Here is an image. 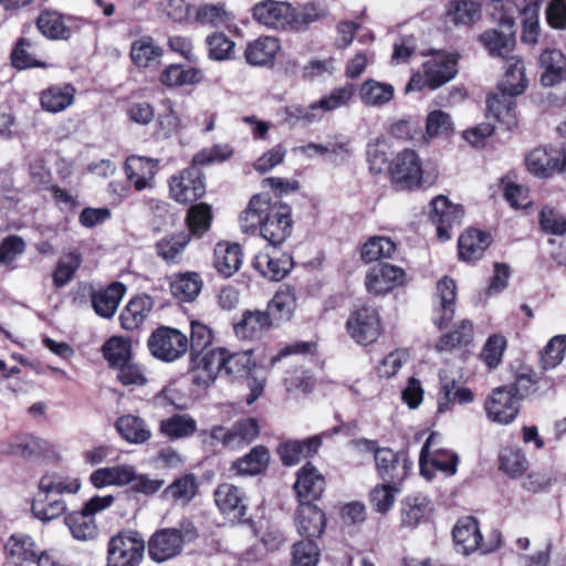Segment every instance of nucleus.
Here are the masks:
<instances>
[{
  "label": "nucleus",
  "mask_w": 566,
  "mask_h": 566,
  "mask_svg": "<svg viewBox=\"0 0 566 566\" xmlns=\"http://www.w3.org/2000/svg\"><path fill=\"white\" fill-rule=\"evenodd\" d=\"M44 451L43 441L31 436H18L8 444L6 452L13 457H20L27 460L40 457Z\"/></svg>",
  "instance_id": "61"
},
{
  "label": "nucleus",
  "mask_w": 566,
  "mask_h": 566,
  "mask_svg": "<svg viewBox=\"0 0 566 566\" xmlns=\"http://www.w3.org/2000/svg\"><path fill=\"white\" fill-rule=\"evenodd\" d=\"M191 235L185 231L170 233L155 244L156 254L167 264H180Z\"/></svg>",
  "instance_id": "35"
},
{
  "label": "nucleus",
  "mask_w": 566,
  "mask_h": 566,
  "mask_svg": "<svg viewBox=\"0 0 566 566\" xmlns=\"http://www.w3.org/2000/svg\"><path fill=\"white\" fill-rule=\"evenodd\" d=\"M401 483L384 482L373 488L369 501L377 513H388L395 504L397 494L400 493Z\"/></svg>",
  "instance_id": "59"
},
{
  "label": "nucleus",
  "mask_w": 566,
  "mask_h": 566,
  "mask_svg": "<svg viewBox=\"0 0 566 566\" xmlns=\"http://www.w3.org/2000/svg\"><path fill=\"white\" fill-rule=\"evenodd\" d=\"M198 429L197 421L188 413H176L159 423V431L170 440L192 437Z\"/></svg>",
  "instance_id": "41"
},
{
  "label": "nucleus",
  "mask_w": 566,
  "mask_h": 566,
  "mask_svg": "<svg viewBox=\"0 0 566 566\" xmlns=\"http://www.w3.org/2000/svg\"><path fill=\"white\" fill-rule=\"evenodd\" d=\"M394 187L398 190H412L422 184V160L413 149L398 153L389 165Z\"/></svg>",
  "instance_id": "4"
},
{
  "label": "nucleus",
  "mask_w": 566,
  "mask_h": 566,
  "mask_svg": "<svg viewBox=\"0 0 566 566\" xmlns=\"http://www.w3.org/2000/svg\"><path fill=\"white\" fill-rule=\"evenodd\" d=\"M457 56L437 52L423 63V72L415 74L406 86L407 92L421 91L423 87L436 90L451 81L458 73Z\"/></svg>",
  "instance_id": "2"
},
{
  "label": "nucleus",
  "mask_w": 566,
  "mask_h": 566,
  "mask_svg": "<svg viewBox=\"0 0 566 566\" xmlns=\"http://www.w3.org/2000/svg\"><path fill=\"white\" fill-rule=\"evenodd\" d=\"M455 282L450 277L441 279L437 284L438 305L433 323L439 328H443L454 316V302L457 296Z\"/></svg>",
  "instance_id": "28"
},
{
  "label": "nucleus",
  "mask_w": 566,
  "mask_h": 566,
  "mask_svg": "<svg viewBox=\"0 0 566 566\" xmlns=\"http://www.w3.org/2000/svg\"><path fill=\"white\" fill-rule=\"evenodd\" d=\"M115 426L120 437L129 443L139 444L151 438V431L146 422L137 416H122L117 419Z\"/></svg>",
  "instance_id": "48"
},
{
  "label": "nucleus",
  "mask_w": 566,
  "mask_h": 566,
  "mask_svg": "<svg viewBox=\"0 0 566 566\" xmlns=\"http://www.w3.org/2000/svg\"><path fill=\"white\" fill-rule=\"evenodd\" d=\"M430 501L422 494L407 496L401 503V524L416 527L429 513Z\"/></svg>",
  "instance_id": "54"
},
{
  "label": "nucleus",
  "mask_w": 566,
  "mask_h": 566,
  "mask_svg": "<svg viewBox=\"0 0 566 566\" xmlns=\"http://www.w3.org/2000/svg\"><path fill=\"white\" fill-rule=\"evenodd\" d=\"M346 328L349 336L364 346L375 343L382 332L379 314L371 306L355 310L346 322Z\"/></svg>",
  "instance_id": "7"
},
{
  "label": "nucleus",
  "mask_w": 566,
  "mask_h": 566,
  "mask_svg": "<svg viewBox=\"0 0 566 566\" xmlns=\"http://www.w3.org/2000/svg\"><path fill=\"white\" fill-rule=\"evenodd\" d=\"M296 528L304 539L319 538L326 527L325 513L313 503H302L295 513Z\"/></svg>",
  "instance_id": "20"
},
{
  "label": "nucleus",
  "mask_w": 566,
  "mask_h": 566,
  "mask_svg": "<svg viewBox=\"0 0 566 566\" xmlns=\"http://www.w3.org/2000/svg\"><path fill=\"white\" fill-rule=\"evenodd\" d=\"M430 207V219L436 224L439 240L448 241L451 238L450 230L461 223L463 218L462 208L451 203L444 196L434 197Z\"/></svg>",
  "instance_id": "14"
},
{
  "label": "nucleus",
  "mask_w": 566,
  "mask_h": 566,
  "mask_svg": "<svg viewBox=\"0 0 566 566\" xmlns=\"http://www.w3.org/2000/svg\"><path fill=\"white\" fill-rule=\"evenodd\" d=\"M203 286V281L197 272L175 274L170 281L171 294L181 302L196 300Z\"/></svg>",
  "instance_id": "44"
},
{
  "label": "nucleus",
  "mask_w": 566,
  "mask_h": 566,
  "mask_svg": "<svg viewBox=\"0 0 566 566\" xmlns=\"http://www.w3.org/2000/svg\"><path fill=\"white\" fill-rule=\"evenodd\" d=\"M102 354L111 367L117 368L132 359L130 340L122 336H113L104 343Z\"/></svg>",
  "instance_id": "57"
},
{
  "label": "nucleus",
  "mask_w": 566,
  "mask_h": 566,
  "mask_svg": "<svg viewBox=\"0 0 566 566\" xmlns=\"http://www.w3.org/2000/svg\"><path fill=\"white\" fill-rule=\"evenodd\" d=\"M255 368L252 360V350L232 353L226 348L224 374L233 378L245 377Z\"/></svg>",
  "instance_id": "62"
},
{
  "label": "nucleus",
  "mask_w": 566,
  "mask_h": 566,
  "mask_svg": "<svg viewBox=\"0 0 566 566\" xmlns=\"http://www.w3.org/2000/svg\"><path fill=\"white\" fill-rule=\"evenodd\" d=\"M394 86L373 80L366 81L360 87V98L365 105L381 106L394 97Z\"/></svg>",
  "instance_id": "60"
},
{
  "label": "nucleus",
  "mask_w": 566,
  "mask_h": 566,
  "mask_svg": "<svg viewBox=\"0 0 566 566\" xmlns=\"http://www.w3.org/2000/svg\"><path fill=\"white\" fill-rule=\"evenodd\" d=\"M154 307V300L147 294L132 297L119 314L122 328L135 331L139 328Z\"/></svg>",
  "instance_id": "27"
},
{
  "label": "nucleus",
  "mask_w": 566,
  "mask_h": 566,
  "mask_svg": "<svg viewBox=\"0 0 566 566\" xmlns=\"http://www.w3.org/2000/svg\"><path fill=\"white\" fill-rule=\"evenodd\" d=\"M158 160L133 155L125 161V174L136 190L142 191L150 185L157 172Z\"/></svg>",
  "instance_id": "26"
},
{
  "label": "nucleus",
  "mask_w": 566,
  "mask_h": 566,
  "mask_svg": "<svg viewBox=\"0 0 566 566\" xmlns=\"http://www.w3.org/2000/svg\"><path fill=\"white\" fill-rule=\"evenodd\" d=\"M260 434V426L254 418L235 421L230 428L213 426L210 438L229 450H240L252 443Z\"/></svg>",
  "instance_id": "6"
},
{
  "label": "nucleus",
  "mask_w": 566,
  "mask_h": 566,
  "mask_svg": "<svg viewBox=\"0 0 566 566\" xmlns=\"http://www.w3.org/2000/svg\"><path fill=\"white\" fill-rule=\"evenodd\" d=\"M169 187L174 199L181 203L196 201L206 191L201 172L195 166L182 170L179 176H174Z\"/></svg>",
  "instance_id": "17"
},
{
  "label": "nucleus",
  "mask_w": 566,
  "mask_h": 566,
  "mask_svg": "<svg viewBox=\"0 0 566 566\" xmlns=\"http://www.w3.org/2000/svg\"><path fill=\"white\" fill-rule=\"evenodd\" d=\"M226 347H216L200 356H191V381L198 387L210 386L220 373H224Z\"/></svg>",
  "instance_id": "11"
},
{
  "label": "nucleus",
  "mask_w": 566,
  "mask_h": 566,
  "mask_svg": "<svg viewBox=\"0 0 566 566\" xmlns=\"http://www.w3.org/2000/svg\"><path fill=\"white\" fill-rule=\"evenodd\" d=\"M539 64L544 69L541 78L544 86H554L566 80V56L559 50H545L539 55Z\"/></svg>",
  "instance_id": "38"
},
{
  "label": "nucleus",
  "mask_w": 566,
  "mask_h": 566,
  "mask_svg": "<svg viewBox=\"0 0 566 566\" xmlns=\"http://www.w3.org/2000/svg\"><path fill=\"white\" fill-rule=\"evenodd\" d=\"M440 377V394L438 398V411L446 412L453 403H470L474 399L471 389L459 385L454 376L449 371L442 370Z\"/></svg>",
  "instance_id": "22"
},
{
  "label": "nucleus",
  "mask_w": 566,
  "mask_h": 566,
  "mask_svg": "<svg viewBox=\"0 0 566 566\" xmlns=\"http://www.w3.org/2000/svg\"><path fill=\"white\" fill-rule=\"evenodd\" d=\"M198 537V531L189 520H181L174 527L157 530L147 543L148 556L156 563L168 562L179 556L187 543Z\"/></svg>",
  "instance_id": "1"
},
{
  "label": "nucleus",
  "mask_w": 566,
  "mask_h": 566,
  "mask_svg": "<svg viewBox=\"0 0 566 566\" xmlns=\"http://www.w3.org/2000/svg\"><path fill=\"white\" fill-rule=\"evenodd\" d=\"M81 489L77 478H64L55 473H46L39 481V494L51 496L52 494H75Z\"/></svg>",
  "instance_id": "53"
},
{
  "label": "nucleus",
  "mask_w": 566,
  "mask_h": 566,
  "mask_svg": "<svg viewBox=\"0 0 566 566\" xmlns=\"http://www.w3.org/2000/svg\"><path fill=\"white\" fill-rule=\"evenodd\" d=\"M528 170L538 177H548L554 172L566 169L564 157L556 149L535 148L526 156Z\"/></svg>",
  "instance_id": "25"
},
{
  "label": "nucleus",
  "mask_w": 566,
  "mask_h": 566,
  "mask_svg": "<svg viewBox=\"0 0 566 566\" xmlns=\"http://www.w3.org/2000/svg\"><path fill=\"white\" fill-rule=\"evenodd\" d=\"M504 60L506 61L505 73L499 84V88L511 96L520 95L526 88L523 61L516 56H509Z\"/></svg>",
  "instance_id": "42"
},
{
  "label": "nucleus",
  "mask_w": 566,
  "mask_h": 566,
  "mask_svg": "<svg viewBox=\"0 0 566 566\" xmlns=\"http://www.w3.org/2000/svg\"><path fill=\"white\" fill-rule=\"evenodd\" d=\"M253 18L261 24L275 29H291L293 21V7L284 1L264 0L254 4Z\"/></svg>",
  "instance_id": "16"
},
{
  "label": "nucleus",
  "mask_w": 566,
  "mask_h": 566,
  "mask_svg": "<svg viewBox=\"0 0 566 566\" xmlns=\"http://www.w3.org/2000/svg\"><path fill=\"white\" fill-rule=\"evenodd\" d=\"M242 256L239 244L218 243L214 248V268L223 276H231L240 269Z\"/></svg>",
  "instance_id": "46"
},
{
  "label": "nucleus",
  "mask_w": 566,
  "mask_h": 566,
  "mask_svg": "<svg viewBox=\"0 0 566 566\" xmlns=\"http://www.w3.org/2000/svg\"><path fill=\"white\" fill-rule=\"evenodd\" d=\"M377 475L384 482L402 483L411 472L412 461L406 452L382 447L374 457Z\"/></svg>",
  "instance_id": "8"
},
{
  "label": "nucleus",
  "mask_w": 566,
  "mask_h": 566,
  "mask_svg": "<svg viewBox=\"0 0 566 566\" xmlns=\"http://www.w3.org/2000/svg\"><path fill=\"white\" fill-rule=\"evenodd\" d=\"M517 390L514 387H499L486 399L484 408L488 417L502 424L512 422L518 412Z\"/></svg>",
  "instance_id": "13"
},
{
  "label": "nucleus",
  "mask_w": 566,
  "mask_h": 566,
  "mask_svg": "<svg viewBox=\"0 0 566 566\" xmlns=\"http://www.w3.org/2000/svg\"><path fill=\"white\" fill-rule=\"evenodd\" d=\"M75 93V87L69 83L51 85L41 92L40 104L49 113H60L73 104Z\"/></svg>",
  "instance_id": "37"
},
{
  "label": "nucleus",
  "mask_w": 566,
  "mask_h": 566,
  "mask_svg": "<svg viewBox=\"0 0 566 566\" xmlns=\"http://www.w3.org/2000/svg\"><path fill=\"white\" fill-rule=\"evenodd\" d=\"M296 306V298L292 290L284 289L274 294L269 301L265 312L270 314L272 324L290 321Z\"/></svg>",
  "instance_id": "52"
},
{
  "label": "nucleus",
  "mask_w": 566,
  "mask_h": 566,
  "mask_svg": "<svg viewBox=\"0 0 566 566\" xmlns=\"http://www.w3.org/2000/svg\"><path fill=\"white\" fill-rule=\"evenodd\" d=\"M491 243V237L486 232L469 229L459 238V255L467 262L479 260Z\"/></svg>",
  "instance_id": "39"
},
{
  "label": "nucleus",
  "mask_w": 566,
  "mask_h": 566,
  "mask_svg": "<svg viewBox=\"0 0 566 566\" xmlns=\"http://www.w3.org/2000/svg\"><path fill=\"white\" fill-rule=\"evenodd\" d=\"M4 552L7 559L14 566L35 563L41 553L33 538L22 533L13 534L8 538Z\"/></svg>",
  "instance_id": "24"
},
{
  "label": "nucleus",
  "mask_w": 566,
  "mask_h": 566,
  "mask_svg": "<svg viewBox=\"0 0 566 566\" xmlns=\"http://www.w3.org/2000/svg\"><path fill=\"white\" fill-rule=\"evenodd\" d=\"M325 486V478L312 463L307 462L297 471L294 490L300 504L318 500Z\"/></svg>",
  "instance_id": "19"
},
{
  "label": "nucleus",
  "mask_w": 566,
  "mask_h": 566,
  "mask_svg": "<svg viewBox=\"0 0 566 566\" xmlns=\"http://www.w3.org/2000/svg\"><path fill=\"white\" fill-rule=\"evenodd\" d=\"M145 552V541L138 533H119L107 545V566H139Z\"/></svg>",
  "instance_id": "5"
},
{
  "label": "nucleus",
  "mask_w": 566,
  "mask_h": 566,
  "mask_svg": "<svg viewBox=\"0 0 566 566\" xmlns=\"http://www.w3.org/2000/svg\"><path fill=\"white\" fill-rule=\"evenodd\" d=\"M280 49L281 45L276 38L260 36L247 45L244 57L250 65H270Z\"/></svg>",
  "instance_id": "36"
},
{
  "label": "nucleus",
  "mask_w": 566,
  "mask_h": 566,
  "mask_svg": "<svg viewBox=\"0 0 566 566\" xmlns=\"http://www.w3.org/2000/svg\"><path fill=\"white\" fill-rule=\"evenodd\" d=\"M126 286L122 282H113L104 289L93 291L91 294L92 307L102 318H112L126 294Z\"/></svg>",
  "instance_id": "23"
},
{
  "label": "nucleus",
  "mask_w": 566,
  "mask_h": 566,
  "mask_svg": "<svg viewBox=\"0 0 566 566\" xmlns=\"http://www.w3.org/2000/svg\"><path fill=\"white\" fill-rule=\"evenodd\" d=\"M198 488L196 475L185 474L176 479L164 490L163 497L186 505L196 496Z\"/></svg>",
  "instance_id": "55"
},
{
  "label": "nucleus",
  "mask_w": 566,
  "mask_h": 566,
  "mask_svg": "<svg viewBox=\"0 0 566 566\" xmlns=\"http://www.w3.org/2000/svg\"><path fill=\"white\" fill-rule=\"evenodd\" d=\"M270 463V452L264 446H256L249 453L237 459L230 471L237 476H254L263 473Z\"/></svg>",
  "instance_id": "31"
},
{
  "label": "nucleus",
  "mask_w": 566,
  "mask_h": 566,
  "mask_svg": "<svg viewBox=\"0 0 566 566\" xmlns=\"http://www.w3.org/2000/svg\"><path fill=\"white\" fill-rule=\"evenodd\" d=\"M135 478V469L129 464L104 467L93 471L90 475L91 484L96 489L106 486H124L130 484Z\"/></svg>",
  "instance_id": "32"
},
{
  "label": "nucleus",
  "mask_w": 566,
  "mask_h": 566,
  "mask_svg": "<svg viewBox=\"0 0 566 566\" xmlns=\"http://www.w3.org/2000/svg\"><path fill=\"white\" fill-rule=\"evenodd\" d=\"M82 253L77 249L63 253L60 256L52 274L54 286L60 289L69 284L74 279L76 271L82 265Z\"/></svg>",
  "instance_id": "51"
},
{
  "label": "nucleus",
  "mask_w": 566,
  "mask_h": 566,
  "mask_svg": "<svg viewBox=\"0 0 566 566\" xmlns=\"http://www.w3.org/2000/svg\"><path fill=\"white\" fill-rule=\"evenodd\" d=\"M502 31L491 29L480 34L479 40L488 50L490 55L507 59L515 45L514 19L503 17L500 20Z\"/></svg>",
  "instance_id": "15"
},
{
  "label": "nucleus",
  "mask_w": 566,
  "mask_h": 566,
  "mask_svg": "<svg viewBox=\"0 0 566 566\" xmlns=\"http://www.w3.org/2000/svg\"><path fill=\"white\" fill-rule=\"evenodd\" d=\"M446 14L455 25H470L481 18V7L473 0H453L448 3Z\"/></svg>",
  "instance_id": "56"
},
{
  "label": "nucleus",
  "mask_w": 566,
  "mask_h": 566,
  "mask_svg": "<svg viewBox=\"0 0 566 566\" xmlns=\"http://www.w3.org/2000/svg\"><path fill=\"white\" fill-rule=\"evenodd\" d=\"M74 21L72 17L64 18L53 10H44L36 19L39 31L50 40H69L72 36V27L69 22Z\"/></svg>",
  "instance_id": "34"
},
{
  "label": "nucleus",
  "mask_w": 566,
  "mask_h": 566,
  "mask_svg": "<svg viewBox=\"0 0 566 566\" xmlns=\"http://www.w3.org/2000/svg\"><path fill=\"white\" fill-rule=\"evenodd\" d=\"M163 49L149 35L140 36L132 43L130 59L138 67L147 69L158 64Z\"/></svg>",
  "instance_id": "43"
},
{
  "label": "nucleus",
  "mask_w": 566,
  "mask_h": 566,
  "mask_svg": "<svg viewBox=\"0 0 566 566\" xmlns=\"http://www.w3.org/2000/svg\"><path fill=\"white\" fill-rule=\"evenodd\" d=\"M322 440L314 436L304 440L283 442L277 448V453L284 465L292 467L318 451Z\"/></svg>",
  "instance_id": "29"
},
{
  "label": "nucleus",
  "mask_w": 566,
  "mask_h": 566,
  "mask_svg": "<svg viewBox=\"0 0 566 566\" xmlns=\"http://www.w3.org/2000/svg\"><path fill=\"white\" fill-rule=\"evenodd\" d=\"M452 534L459 551L465 555L476 549L486 554L497 548L501 544V534L494 531L493 536L495 542L492 545H484L482 543L478 521L472 516L460 518L453 527Z\"/></svg>",
  "instance_id": "9"
},
{
  "label": "nucleus",
  "mask_w": 566,
  "mask_h": 566,
  "mask_svg": "<svg viewBox=\"0 0 566 566\" xmlns=\"http://www.w3.org/2000/svg\"><path fill=\"white\" fill-rule=\"evenodd\" d=\"M218 507L227 514H233L234 517L245 515L247 505L242 491L233 484H221L214 492Z\"/></svg>",
  "instance_id": "40"
},
{
  "label": "nucleus",
  "mask_w": 566,
  "mask_h": 566,
  "mask_svg": "<svg viewBox=\"0 0 566 566\" xmlns=\"http://www.w3.org/2000/svg\"><path fill=\"white\" fill-rule=\"evenodd\" d=\"M439 439V433L432 432L421 448L419 465L422 475L429 476V467L448 475H453L457 472L459 462L457 453L443 449H432Z\"/></svg>",
  "instance_id": "12"
},
{
  "label": "nucleus",
  "mask_w": 566,
  "mask_h": 566,
  "mask_svg": "<svg viewBox=\"0 0 566 566\" xmlns=\"http://www.w3.org/2000/svg\"><path fill=\"white\" fill-rule=\"evenodd\" d=\"M292 232L291 208L274 201L260 230L261 237L272 247H279L286 241Z\"/></svg>",
  "instance_id": "10"
},
{
  "label": "nucleus",
  "mask_w": 566,
  "mask_h": 566,
  "mask_svg": "<svg viewBox=\"0 0 566 566\" xmlns=\"http://www.w3.org/2000/svg\"><path fill=\"white\" fill-rule=\"evenodd\" d=\"M212 213L211 208L207 203H198L192 206L187 213L186 222L189 229V234L192 237L201 238L211 226Z\"/></svg>",
  "instance_id": "64"
},
{
  "label": "nucleus",
  "mask_w": 566,
  "mask_h": 566,
  "mask_svg": "<svg viewBox=\"0 0 566 566\" xmlns=\"http://www.w3.org/2000/svg\"><path fill=\"white\" fill-rule=\"evenodd\" d=\"M65 524L72 536L77 541H92L98 535L95 517L85 513L83 509L69 514L65 517Z\"/></svg>",
  "instance_id": "49"
},
{
  "label": "nucleus",
  "mask_w": 566,
  "mask_h": 566,
  "mask_svg": "<svg viewBox=\"0 0 566 566\" xmlns=\"http://www.w3.org/2000/svg\"><path fill=\"white\" fill-rule=\"evenodd\" d=\"M271 205L272 201L266 196H253L245 210L239 217L242 232L253 233L258 230L260 231L269 210L271 211Z\"/></svg>",
  "instance_id": "33"
},
{
  "label": "nucleus",
  "mask_w": 566,
  "mask_h": 566,
  "mask_svg": "<svg viewBox=\"0 0 566 566\" xmlns=\"http://www.w3.org/2000/svg\"><path fill=\"white\" fill-rule=\"evenodd\" d=\"M291 566H317L321 548L313 539H301L291 547Z\"/></svg>",
  "instance_id": "63"
},
{
  "label": "nucleus",
  "mask_w": 566,
  "mask_h": 566,
  "mask_svg": "<svg viewBox=\"0 0 566 566\" xmlns=\"http://www.w3.org/2000/svg\"><path fill=\"white\" fill-rule=\"evenodd\" d=\"M294 262L290 254L270 255L258 254L253 260L254 269L271 281H281L293 269Z\"/></svg>",
  "instance_id": "30"
},
{
  "label": "nucleus",
  "mask_w": 566,
  "mask_h": 566,
  "mask_svg": "<svg viewBox=\"0 0 566 566\" xmlns=\"http://www.w3.org/2000/svg\"><path fill=\"white\" fill-rule=\"evenodd\" d=\"M203 72L196 67H185L180 64L168 65L160 75V82L168 87L193 85L202 82Z\"/></svg>",
  "instance_id": "50"
},
{
  "label": "nucleus",
  "mask_w": 566,
  "mask_h": 566,
  "mask_svg": "<svg viewBox=\"0 0 566 566\" xmlns=\"http://www.w3.org/2000/svg\"><path fill=\"white\" fill-rule=\"evenodd\" d=\"M514 96L502 92L500 95L490 96L486 101L488 113L492 115L499 123L505 125L507 129L516 126V104Z\"/></svg>",
  "instance_id": "47"
},
{
  "label": "nucleus",
  "mask_w": 566,
  "mask_h": 566,
  "mask_svg": "<svg viewBox=\"0 0 566 566\" xmlns=\"http://www.w3.org/2000/svg\"><path fill=\"white\" fill-rule=\"evenodd\" d=\"M193 15L196 22L202 27L221 28L226 27L231 18L222 3H205L197 7L187 8Z\"/></svg>",
  "instance_id": "45"
},
{
  "label": "nucleus",
  "mask_w": 566,
  "mask_h": 566,
  "mask_svg": "<svg viewBox=\"0 0 566 566\" xmlns=\"http://www.w3.org/2000/svg\"><path fill=\"white\" fill-rule=\"evenodd\" d=\"M149 353L164 363H174L184 357L189 350L187 335L169 326L157 327L148 337Z\"/></svg>",
  "instance_id": "3"
},
{
  "label": "nucleus",
  "mask_w": 566,
  "mask_h": 566,
  "mask_svg": "<svg viewBox=\"0 0 566 566\" xmlns=\"http://www.w3.org/2000/svg\"><path fill=\"white\" fill-rule=\"evenodd\" d=\"M273 326L270 314L262 310H247L241 319L233 325L234 334L240 339H260Z\"/></svg>",
  "instance_id": "21"
},
{
  "label": "nucleus",
  "mask_w": 566,
  "mask_h": 566,
  "mask_svg": "<svg viewBox=\"0 0 566 566\" xmlns=\"http://www.w3.org/2000/svg\"><path fill=\"white\" fill-rule=\"evenodd\" d=\"M405 271L396 265L380 263L369 270L365 285L369 293L381 295L405 283Z\"/></svg>",
  "instance_id": "18"
},
{
  "label": "nucleus",
  "mask_w": 566,
  "mask_h": 566,
  "mask_svg": "<svg viewBox=\"0 0 566 566\" xmlns=\"http://www.w3.org/2000/svg\"><path fill=\"white\" fill-rule=\"evenodd\" d=\"M389 151L390 146L384 137H377L367 144L366 159L371 174L379 175L389 167Z\"/></svg>",
  "instance_id": "58"
}]
</instances>
